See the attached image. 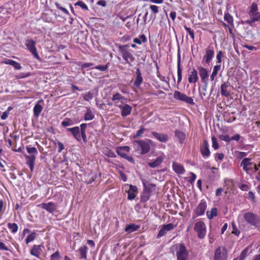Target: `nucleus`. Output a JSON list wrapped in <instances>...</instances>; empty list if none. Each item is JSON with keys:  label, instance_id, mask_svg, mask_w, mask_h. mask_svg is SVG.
Masks as SVG:
<instances>
[{"label": "nucleus", "instance_id": "obj_1", "mask_svg": "<svg viewBox=\"0 0 260 260\" xmlns=\"http://www.w3.org/2000/svg\"><path fill=\"white\" fill-rule=\"evenodd\" d=\"M144 187L143 191L141 196V201L146 202L149 200L153 193L155 191V185L153 184H147L144 180H142Z\"/></svg>", "mask_w": 260, "mask_h": 260}, {"label": "nucleus", "instance_id": "obj_2", "mask_svg": "<svg viewBox=\"0 0 260 260\" xmlns=\"http://www.w3.org/2000/svg\"><path fill=\"white\" fill-rule=\"evenodd\" d=\"M152 143V141L149 139L145 140H137L134 142V145L135 147L140 148L141 150V153L144 154L148 153L150 149V143Z\"/></svg>", "mask_w": 260, "mask_h": 260}, {"label": "nucleus", "instance_id": "obj_3", "mask_svg": "<svg viewBox=\"0 0 260 260\" xmlns=\"http://www.w3.org/2000/svg\"><path fill=\"white\" fill-rule=\"evenodd\" d=\"M127 45L120 46L119 47L120 52L126 63H129L131 61H133L134 57L132 54V51L128 49Z\"/></svg>", "mask_w": 260, "mask_h": 260}, {"label": "nucleus", "instance_id": "obj_4", "mask_svg": "<svg viewBox=\"0 0 260 260\" xmlns=\"http://www.w3.org/2000/svg\"><path fill=\"white\" fill-rule=\"evenodd\" d=\"M176 251L177 260H187L188 252L184 245L182 244H177Z\"/></svg>", "mask_w": 260, "mask_h": 260}, {"label": "nucleus", "instance_id": "obj_5", "mask_svg": "<svg viewBox=\"0 0 260 260\" xmlns=\"http://www.w3.org/2000/svg\"><path fill=\"white\" fill-rule=\"evenodd\" d=\"M194 230L197 233L199 239H202L205 238L206 235V226L202 221H199L195 223Z\"/></svg>", "mask_w": 260, "mask_h": 260}, {"label": "nucleus", "instance_id": "obj_6", "mask_svg": "<svg viewBox=\"0 0 260 260\" xmlns=\"http://www.w3.org/2000/svg\"><path fill=\"white\" fill-rule=\"evenodd\" d=\"M243 217L248 223L253 226H256L259 222V219L257 216L251 212L244 213Z\"/></svg>", "mask_w": 260, "mask_h": 260}, {"label": "nucleus", "instance_id": "obj_7", "mask_svg": "<svg viewBox=\"0 0 260 260\" xmlns=\"http://www.w3.org/2000/svg\"><path fill=\"white\" fill-rule=\"evenodd\" d=\"M123 188L125 189V192L128 194V200H133L136 198V193L138 192V187L136 186L125 184L123 186Z\"/></svg>", "mask_w": 260, "mask_h": 260}, {"label": "nucleus", "instance_id": "obj_8", "mask_svg": "<svg viewBox=\"0 0 260 260\" xmlns=\"http://www.w3.org/2000/svg\"><path fill=\"white\" fill-rule=\"evenodd\" d=\"M174 98L175 99L177 100H179L184 102L186 103L187 104L190 105H194V103L193 102L192 98L188 96L186 94L179 91H175L174 92Z\"/></svg>", "mask_w": 260, "mask_h": 260}, {"label": "nucleus", "instance_id": "obj_9", "mask_svg": "<svg viewBox=\"0 0 260 260\" xmlns=\"http://www.w3.org/2000/svg\"><path fill=\"white\" fill-rule=\"evenodd\" d=\"M240 166L242 167L243 170L247 174H249V172L252 171V167H254V162L252 161L251 158L245 157L241 161Z\"/></svg>", "mask_w": 260, "mask_h": 260}, {"label": "nucleus", "instance_id": "obj_10", "mask_svg": "<svg viewBox=\"0 0 260 260\" xmlns=\"http://www.w3.org/2000/svg\"><path fill=\"white\" fill-rule=\"evenodd\" d=\"M25 45L29 51L34 55V56L38 60H40L37 48L36 47V42L31 39L27 40L25 42Z\"/></svg>", "mask_w": 260, "mask_h": 260}, {"label": "nucleus", "instance_id": "obj_11", "mask_svg": "<svg viewBox=\"0 0 260 260\" xmlns=\"http://www.w3.org/2000/svg\"><path fill=\"white\" fill-rule=\"evenodd\" d=\"M227 252L226 249L221 246L218 247L215 251L214 260H226Z\"/></svg>", "mask_w": 260, "mask_h": 260}, {"label": "nucleus", "instance_id": "obj_12", "mask_svg": "<svg viewBox=\"0 0 260 260\" xmlns=\"http://www.w3.org/2000/svg\"><path fill=\"white\" fill-rule=\"evenodd\" d=\"M199 75L201 79V81L203 83H204L205 85V87L203 88L204 90H206V87L208 84V72L207 69L202 67H200L198 68Z\"/></svg>", "mask_w": 260, "mask_h": 260}, {"label": "nucleus", "instance_id": "obj_13", "mask_svg": "<svg viewBox=\"0 0 260 260\" xmlns=\"http://www.w3.org/2000/svg\"><path fill=\"white\" fill-rule=\"evenodd\" d=\"M207 208V204L206 201L202 200L198 204L194 212L197 216H200L204 214Z\"/></svg>", "mask_w": 260, "mask_h": 260}, {"label": "nucleus", "instance_id": "obj_14", "mask_svg": "<svg viewBox=\"0 0 260 260\" xmlns=\"http://www.w3.org/2000/svg\"><path fill=\"white\" fill-rule=\"evenodd\" d=\"M38 206L51 213H52L57 209L56 205L52 202L47 203H42L39 204Z\"/></svg>", "mask_w": 260, "mask_h": 260}, {"label": "nucleus", "instance_id": "obj_15", "mask_svg": "<svg viewBox=\"0 0 260 260\" xmlns=\"http://www.w3.org/2000/svg\"><path fill=\"white\" fill-rule=\"evenodd\" d=\"M44 248V246L43 244L41 245H34L31 248L30 251V253L32 255L39 258L43 250V249Z\"/></svg>", "mask_w": 260, "mask_h": 260}, {"label": "nucleus", "instance_id": "obj_16", "mask_svg": "<svg viewBox=\"0 0 260 260\" xmlns=\"http://www.w3.org/2000/svg\"><path fill=\"white\" fill-rule=\"evenodd\" d=\"M173 229L174 225L172 223L164 225L159 231L157 236V238H160L164 236L168 231H171Z\"/></svg>", "mask_w": 260, "mask_h": 260}, {"label": "nucleus", "instance_id": "obj_17", "mask_svg": "<svg viewBox=\"0 0 260 260\" xmlns=\"http://www.w3.org/2000/svg\"><path fill=\"white\" fill-rule=\"evenodd\" d=\"M68 131H70L73 135L74 138L78 142L81 141L80 137V130L79 126H75L72 128H68L67 129Z\"/></svg>", "mask_w": 260, "mask_h": 260}, {"label": "nucleus", "instance_id": "obj_18", "mask_svg": "<svg viewBox=\"0 0 260 260\" xmlns=\"http://www.w3.org/2000/svg\"><path fill=\"white\" fill-rule=\"evenodd\" d=\"M214 54V51L213 48L208 47L205 52V55L204 56V59L206 63L208 64L212 59Z\"/></svg>", "mask_w": 260, "mask_h": 260}, {"label": "nucleus", "instance_id": "obj_19", "mask_svg": "<svg viewBox=\"0 0 260 260\" xmlns=\"http://www.w3.org/2000/svg\"><path fill=\"white\" fill-rule=\"evenodd\" d=\"M151 134L155 138L160 142L165 143L168 140V136L166 134L158 133L155 132H152Z\"/></svg>", "mask_w": 260, "mask_h": 260}, {"label": "nucleus", "instance_id": "obj_20", "mask_svg": "<svg viewBox=\"0 0 260 260\" xmlns=\"http://www.w3.org/2000/svg\"><path fill=\"white\" fill-rule=\"evenodd\" d=\"M201 152L204 158L208 157L210 155L208 144L207 141H204L203 146L201 148Z\"/></svg>", "mask_w": 260, "mask_h": 260}, {"label": "nucleus", "instance_id": "obj_21", "mask_svg": "<svg viewBox=\"0 0 260 260\" xmlns=\"http://www.w3.org/2000/svg\"><path fill=\"white\" fill-rule=\"evenodd\" d=\"M125 100V98L121 95L119 93H116L114 94L111 98V100L113 102V104L114 106L124 102Z\"/></svg>", "mask_w": 260, "mask_h": 260}, {"label": "nucleus", "instance_id": "obj_22", "mask_svg": "<svg viewBox=\"0 0 260 260\" xmlns=\"http://www.w3.org/2000/svg\"><path fill=\"white\" fill-rule=\"evenodd\" d=\"M86 111L84 114V120L85 121H90L94 119V113L93 109L89 107H86Z\"/></svg>", "mask_w": 260, "mask_h": 260}, {"label": "nucleus", "instance_id": "obj_23", "mask_svg": "<svg viewBox=\"0 0 260 260\" xmlns=\"http://www.w3.org/2000/svg\"><path fill=\"white\" fill-rule=\"evenodd\" d=\"M43 100H40L37 102V103L35 105L33 109L34 115L36 117H38L40 115L41 112L43 110L42 106L39 104L40 103L42 102Z\"/></svg>", "mask_w": 260, "mask_h": 260}, {"label": "nucleus", "instance_id": "obj_24", "mask_svg": "<svg viewBox=\"0 0 260 260\" xmlns=\"http://www.w3.org/2000/svg\"><path fill=\"white\" fill-rule=\"evenodd\" d=\"M198 72L195 69H193L189 74L188 82L190 83H194L198 81Z\"/></svg>", "mask_w": 260, "mask_h": 260}, {"label": "nucleus", "instance_id": "obj_25", "mask_svg": "<svg viewBox=\"0 0 260 260\" xmlns=\"http://www.w3.org/2000/svg\"><path fill=\"white\" fill-rule=\"evenodd\" d=\"M136 74L137 77L134 82V85L136 87H139L143 82V77L140 72V70L139 68L137 69Z\"/></svg>", "mask_w": 260, "mask_h": 260}, {"label": "nucleus", "instance_id": "obj_26", "mask_svg": "<svg viewBox=\"0 0 260 260\" xmlns=\"http://www.w3.org/2000/svg\"><path fill=\"white\" fill-rule=\"evenodd\" d=\"M172 168L178 174H182L185 172V170L183 166L176 162H174L173 164Z\"/></svg>", "mask_w": 260, "mask_h": 260}, {"label": "nucleus", "instance_id": "obj_27", "mask_svg": "<svg viewBox=\"0 0 260 260\" xmlns=\"http://www.w3.org/2000/svg\"><path fill=\"white\" fill-rule=\"evenodd\" d=\"M140 228V226L139 225H137L135 223H131L126 225L125 228V231L128 233H131L134 232L136 231Z\"/></svg>", "mask_w": 260, "mask_h": 260}, {"label": "nucleus", "instance_id": "obj_28", "mask_svg": "<svg viewBox=\"0 0 260 260\" xmlns=\"http://www.w3.org/2000/svg\"><path fill=\"white\" fill-rule=\"evenodd\" d=\"M162 156H158L154 161L148 162V165L151 168H154L158 166L163 161Z\"/></svg>", "mask_w": 260, "mask_h": 260}, {"label": "nucleus", "instance_id": "obj_29", "mask_svg": "<svg viewBox=\"0 0 260 260\" xmlns=\"http://www.w3.org/2000/svg\"><path fill=\"white\" fill-rule=\"evenodd\" d=\"M228 87L229 85L225 82L221 85V94L222 95L228 97L230 95Z\"/></svg>", "mask_w": 260, "mask_h": 260}, {"label": "nucleus", "instance_id": "obj_30", "mask_svg": "<svg viewBox=\"0 0 260 260\" xmlns=\"http://www.w3.org/2000/svg\"><path fill=\"white\" fill-rule=\"evenodd\" d=\"M132 108L128 105L124 106V108L121 111V115L122 117H126L131 113Z\"/></svg>", "mask_w": 260, "mask_h": 260}, {"label": "nucleus", "instance_id": "obj_31", "mask_svg": "<svg viewBox=\"0 0 260 260\" xmlns=\"http://www.w3.org/2000/svg\"><path fill=\"white\" fill-rule=\"evenodd\" d=\"M221 69V65L220 64H216L215 65L213 69V71L212 74L210 76V80L211 81H213L217 75L218 72Z\"/></svg>", "mask_w": 260, "mask_h": 260}, {"label": "nucleus", "instance_id": "obj_32", "mask_svg": "<svg viewBox=\"0 0 260 260\" xmlns=\"http://www.w3.org/2000/svg\"><path fill=\"white\" fill-rule=\"evenodd\" d=\"M88 248L86 246L83 245L80 247L79 249V251L80 254V258L83 259L87 258V252Z\"/></svg>", "mask_w": 260, "mask_h": 260}, {"label": "nucleus", "instance_id": "obj_33", "mask_svg": "<svg viewBox=\"0 0 260 260\" xmlns=\"http://www.w3.org/2000/svg\"><path fill=\"white\" fill-rule=\"evenodd\" d=\"M133 41L135 43L139 45H141L143 43H145L147 41V39L144 35H142L139 36V38H135Z\"/></svg>", "mask_w": 260, "mask_h": 260}, {"label": "nucleus", "instance_id": "obj_34", "mask_svg": "<svg viewBox=\"0 0 260 260\" xmlns=\"http://www.w3.org/2000/svg\"><path fill=\"white\" fill-rule=\"evenodd\" d=\"M217 215V210L216 208H213L211 211H207L206 212V215L207 217L211 219Z\"/></svg>", "mask_w": 260, "mask_h": 260}, {"label": "nucleus", "instance_id": "obj_35", "mask_svg": "<svg viewBox=\"0 0 260 260\" xmlns=\"http://www.w3.org/2000/svg\"><path fill=\"white\" fill-rule=\"evenodd\" d=\"M182 70L180 67V60H179L178 61V64H177V76H178L177 83L178 84L180 83V82L182 80Z\"/></svg>", "mask_w": 260, "mask_h": 260}, {"label": "nucleus", "instance_id": "obj_36", "mask_svg": "<svg viewBox=\"0 0 260 260\" xmlns=\"http://www.w3.org/2000/svg\"><path fill=\"white\" fill-rule=\"evenodd\" d=\"M175 136L179 139L180 143H182L185 139L186 136L185 134L180 131H175Z\"/></svg>", "mask_w": 260, "mask_h": 260}, {"label": "nucleus", "instance_id": "obj_37", "mask_svg": "<svg viewBox=\"0 0 260 260\" xmlns=\"http://www.w3.org/2000/svg\"><path fill=\"white\" fill-rule=\"evenodd\" d=\"M8 228L10 230V231L13 234L16 233L18 230V226L17 224L15 223H8Z\"/></svg>", "mask_w": 260, "mask_h": 260}, {"label": "nucleus", "instance_id": "obj_38", "mask_svg": "<svg viewBox=\"0 0 260 260\" xmlns=\"http://www.w3.org/2000/svg\"><path fill=\"white\" fill-rule=\"evenodd\" d=\"M258 7L256 4L253 3L250 8V10L249 12V15L253 16V14L257 12Z\"/></svg>", "mask_w": 260, "mask_h": 260}, {"label": "nucleus", "instance_id": "obj_39", "mask_svg": "<svg viewBox=\"0 0 260 260\" xmlns=\"http://www.w3.org/2000/svg\"><path fill=\"white\" fill-rule=\"evenodd\" d=\"M74 124L73 121L70 119L66 118L61 122V125L66 127L68 126H71Z\"/></svg>", "mask_w": 260, "mask_h": 260}, {"label": "nucleus", "instance_id": "obj_40", "mask_svg": "<svg viewBox=\"0 0 260 260\" xmlns=\"http://www.w3.org/2000/svg\"><path fill=\"white\" fill-rule=\"evenodd\" d=\"M249 250V247H246L241 253L239 258H240L241 260H244L245 257L247 256L248 251Z\"/></svg>", "mask_w": 260, "mask_h": 260}, {"label": "nucleus", "instance_id": "obj_41", "mask_svg": "<svg viewBox=\"0 0 260 260\" xmlns=\"http://www.w3.org/2000/svg\"><path fill=\"white\" fill-rule=\"evenodd\" d=\"M36 238V233L35 232L30 233L29 235L27 236L25 242L26 244H28L32 241H34Z\"/></svg>", "mask_w": 260, "mask_h": 260}, {"label": "nucleus", "instance_id": "obj_42", "mask_svg": "<svg viewBox=\"0 0 260 260\" xmlns=\"http://www.w3.org/2000/svg\"><path fill=\"white\" fill-rule=\"evenodd\" d=\"M27 158V165L28 166L31 164H34L36 156L34 155L30 156H25Z\"/></svg>", "mask_w": 260, "mask_h": 260}, {"label": "nucleus", "instance_id": "obj_43", "mask_svg": "<svg viewBox=\"0 0 260 260\" xmlns=\"http://www.w3.org/2000/svg\"><path fill=\"white\" fill-rule=\"evenodd\" d=\"M224 20L227 21L229 23L232 24L233 22V17L229 13H225L224 16Z\"/></svg>", "mask_w": 260, "mask_h": 260}, {"label": "nucleus", "instance_id": "obj_44", "mask_svg": "<svg viewBox=\"0 0 260 260\" xmlns=\"http://www.w3.org/2000/svg\"><path fill=\"white\" fill-rule=\"evenodd\" d=\"M185 30L187 32L191 38L193 40L194 39V34L193 30H191L190 28L184 26Z\"/></svg>", "mask_w": 260, "mask_h": 260}, {"label": "nucleus", "instance_id": "obj_45", "mask_svg": "<svg viewBox=\"0 0 260 260\" xmlns=\"http://www.w3.org/2000/svg\"><path fill=\"white\" fill-rule=\"evenodd\" d=\"M212 146L214 149H217L219 147L217 139L215 137H212Z\"/></svg>", "mask_w": 260, "mask_h": 260}, {"label": "nucleus", "instance_id": "obj_46", "mask_svg": "<svg viewBox=\"0 0 260 260\" xmlns=\"http://www.w3.org/2000/svg\"><path fill=\"white\" fill-rule=\"evenodd\" d=\"M93 97V93L92 91H89L84 96V99L87 101H89Z\"/></svg>", "mask_w": 260, "mask_h": 260}, {"label": "nucleus", "instance_id": "obj_47", "mask_svg": "<svg viewBox=\"0 0 260 260\" xmlns=\"http://www.w3.org/2000/svg\"><path fill=\"white\" fill-rule=\"evenodd\" d=\"M75 6H80L82 9H84V10H87L88 9V7L87 6V5L84 3H83V2L82 1H78L75 4Z\"/></svg>", "mask_w": 260, "mask_h": 260}, {"label": "nucleus", "instance_id": "obj_48", "mask_svg": "<svg viewBox=\"0 0 260 260\" xmlns=\"http://www.w3.org/2000/svg\"><path fill=\"white\" fill-rule=\"evenodd\" d=\"M219 138L223 141H224L227 142H229L231 141V138L228 135H220Z\"/></svg>", "mask_w": 260, "mask_h": 260}, {"label": "nucleus", "instance_id": "obj_49", "mask_svg": "<svg viewBox=\"0 0 260 260\" xmlns=\"http://www.w3.org/2000/svg\"><path fill=\"white\" fill-rule=\"evenodd\" d=\"M26 150H27L28 153H29L30 154H37L38 153L37 149L35 147H27Z\"/></svg>", "mask_w": 260, "mask_h": 260}, {"label": "nucleus", "instance_id": "obj_50", "mask_svg": "<svg viewBox=\"0 0 260 260\" xmlns=\"http://www.w3.org/2000/svg\"><path fill=\"white\" fill-rule=\"evenodd\" d=\"M104 154L109 157H115L116 156L115 153L109 150H105Z\"/></svg>", "mask_w": 260, "mask_h": 260}, {"label": "nucleus", "instance_id": "obj_51", "mask_svg": "<svg viewBox=\"0 0 260 260\" xmlns=\"http://www.w3.org/2000/svg\"><path fill=\"white\" fill-rule=\"evenodd\" d=\"M156 69H157V72H156L157 76L159 78V79L161 81L167 82L166 77L165 76L161 75V74L158 70V67L157 66H156Z\"/></svg>", "mask_w": 260, "mask_h": 260}, {"label": "nucleus", "instance_id": "obj_52", "mask_svg": "<svg viewBox=\"0 0 260 260\" xmlns=\"http://www.w3.org/2000/svg\"><path fill=\"white\" fill-rule=\"evenodd\" d=\"M250 18H253V21H260V12H257L253 14V16H250Z\"/></svg>", "mask_w": 260, "mask_h": 260}, {"label": "nucleus", "instance_id": "obj_53", "mask_svg": "<svg viewBox=\"0 0 260 260\" xmlns=\"http://www.w3.org/2000/svg\"><path fill=\"white\" fill-rule=\"evenodd\" d=\"M232 226H233V231H232V234H235L236 236H239L240 232V231L237 229L235 224L234 222L232 223Z\"/></svg>", "mask_w": 260, "mask_h": 260}, {"label": "nucleus", "instance_id": "obj_54", "mask_svg": "<svg viewBox=\"0 0 260 260\" xmlns=\"http://www.w3.org/2000/svg\"><path fill=\"white\" fill-rule=\"evenodd\" d=\"M237 157L239 158L242 159L247 155V153L245 152L237 151L236 153Z\"/></svg>", "mask_w": 260, "mask_h": 260}, {"label": "nucleus", "instance_id": "obj_55", "mask_svg": "<svg viewBox=\"0 0 260 260\" xmlns=\"http://www.w3.org/2000/svg\"><path fill=\"white\" fill-rule=\"evenodd\" d=\"M80 137L81 138H82L84 143H86L87 142L86 131H80Z\"/></svg>", "mask_w": 260, "mask_h": 260}, {"label": "nucleus", "instance_id": "obj_56", "mask_svg": "<svg viewBox=\"0 0 260 260\" xmlns=\"http://www.w3.org/2000/svg\"><path fill=\"white\" fill-rule=\"evenodd\" d=\"M190 176L189 177V182L192 184L194 182L195 180L196 179L197 176L196 174H194L193 173H190Z\"/></svg>", "mask_w": 260, "mask_h": 260}, {"label": "nucleus", "instance_id": "obj_57", "mask_svg": "<svg viewBox=\"0 0 260 260\" xmlns=\"http://www.w3.org/2000/svg\"><path fill=\"white\" fill-rule=\"evenodd\" d=\"M93 63L90 62L84 63L82 65V68H90V69H94V67H93Z\"/></svg>", "mask_w": 260, "mask_h": 260}, {"label": "nucleus", "instance_id": "obj_58", "mask_svg": "<svg viewBox=\"0 0 260 260\" xmlns=\"http://www.w3.org/2000/svg\"><path fill=\"white\" fill-rule=\"evenodd\" d=\"M150 8L153 14H156L158 12V7L155 5H150Z\"/></svg>", "mask_w": 260, "mask_h": 260}, {"label": "nucleus", "instance_id": "obj_59", "mask_svg": "<svg viewBox=\"0 0 260 260\" xmlns=\"http://www.w3.org/2000/svg\"><path fill=\"white\" fill-rule=\"evenodd\" d=\"M94 69H98L101 71H105L108 69V66H98L94 67Z\"/></svg>", "mask_w": 260, "mask_h": 260}, {"label": "nucleus", "instance_id": "obj_60", "mask_svg": "<svg viewBox=\"0 0 260 260\" xmlns=\"http://www.w3.org/2000/svg\"><path fill=\"white\" fill-rule=\"evenodd\" d=\"M56 7L60 9V10H61L64 13H65L66 14H67V15H69V11L67 10V9L63 8V7H62L61 6H59V4H56Z\"/></svg>", "mask_w": 260, "mask_h": 260}, {"label": "nucleus", "instance_id": "obj_61", "mask_svg": "<svg viewBox=\"0 0 260 260\" xmlns=\"http://www.w3.org/2000/svg\"><path fill=\"white\" fill-rule=\"evenodd\" d=\"M116 152L118 155L123 158H124L126 156V154L125 152L120 150V149H117Z\"/></svg>", "mask_w": 260, "mask_h": 260}, {"label": "nucleus", "instance_id": "obj_62", "mask_svg": "<svg viewBox=\"0 0 260 260\" xmlns=\"http://www.w3.org/2000/svg\"><path fill=\"white\" fill-rule=\"evenodd\" d=\"M144 128L141 127L139 131H138L135 137H141L142 136L143 134L144 133Z\"/></svg>", "mask_w": 260, "mask_h": 260}, {"label": "nucleus", "instance_id": "obj_63", "mask_svg": "<svg viewBox=\"0 0 260 260\" xmlns=\"http://www.w3.org/2000/svg\"><path fill=\"white\" fill-rule=\"evenodd\" d=\"M221 55H222V52L221 51H219L217 52L216 55V58L217 59V63H220L221 62Z\"/></svg>", "mask_w": 260, "mask_h": 260}, {"label": "nucleus", "instance_id": "obj_64", "mask_svg": "<svg viewBox=\"0 0 260 260\" xmlns=\"http://www.w3.org/2000/svg\"><path fill=\"white\" fill-rule=\"evenodd\" d=\"M15 69L20 70L21 69V66L19 63L14 61L13 64L12 65Z\"/></svg>", "mask_w": 260, "mask_h": 260}]
</instances>
